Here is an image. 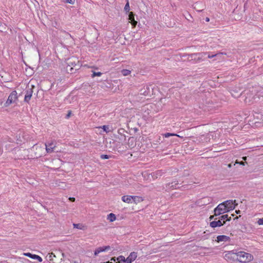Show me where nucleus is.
<instances>
[{"instance_id": "a19ab883", "label": "nucleus", "mask_w": 263, "mask_h": 263, "mask_svg": "<svg viewBox=\"0 0 263 263\" xmlns=\"http://www.w3.org/2000/svg\"><path fill=\"white\" fill-rule=\"evenodd\" d=\"M240 211L239 210H238V211H236V213L237 214H238V213H240Z\"/></svg>"}, {"instance_id": "58836bf2", "label": "nucleus", "mask_w": 263, "mask_h": 263, "mask_svg": "<svg viewBox=\"0 0 263 263\" xmlns=\"http://www.w3.org/2000/svg\"><path fill=\"white\" fill-rule=\"evenodd\" d=\"M205 21H206V22H209L210 21V18L209 17H206Z\"/></svg>"}, {"instance_id": "bb28decb", "label": "nucleus", "mask_w": 263, "mask_h": 263, "mask_svg": "<svg viewBox=\"0 0 263 263\" xmlns=\"http://www.w3.org/2000/svg\"><path fill=\"white\" fill-rule=\"evenodd\" d=\"M207 54L206 55L208 56V58H214L215 57H216L217 56L218 54H220L221 53H217V54H210L209 52H207Z\"/></svg>"}, {"instance_id": "a211bd4d", "label": "nucleus", "mask_w": 263, "mask_h": 263, "mask_svg": "<svg viewBox=\"0 0 263 263\" xmlns=\"http://www.w3.org/2000/svg\"><path fill=\"white\" fill-rule=\"evenodd\" d=\"M219 219L221 220V221H222V220H223V221L225 222L226 221H230L231 217H229L228 215L226 214V215H223L219 217Z\"/></svg>"}, {"instance_id": "9d476101", "label": "nucleus", "mask_w": 263, "mask_h": 263, "mask_svg": "<svg viewBox=\"0 0 263 263\" xmlns=\"http://www.w3.org/2000/svg\"><path fill=\"white\" fill-rule=\"evenodd\" d=\"M138 197L134 196H123L122 197L123 201L126 203L132 202V201H135V199H138Z\"/></svg>"}, {"instance_id": "c756f323", "label": "nucleus", "mask_w": 263, "mask_h": 263, "mask_svg": "<svg viewBox=\"0 0 263 263\" xmlns=\"http://www.w3.org/2000/svg\"><path fill=\"white\" fill-rule=\"evenodd\" d=\"M156 175V177L157 178L158 176H161L162 175V172L161 170L157 171L155 173Z\"/></svg>"}, {"instance_id": "c03bdc74", "label": "nucleus", "mask_w": 263, "mask_h": 263, "mask_svg": "<svg viewBox=\"0 0 263 263\" xmlns=\"http://www.w3.org/2000/svg\"><path fill=\"white\" fill-rule=\"evenodd\" d=\"M61 255L63 257H64V254L63 253H62Z\"/></svg>"}, {"instance_id": "1a4fd4ad", "label": "nucleus", "mask_w": 263, "mask_h": 263, "mask_svg": "<svg viewBox=\"0 0 263 263\" xmlns=\"http://www.w3.org/2000/svg\"><path fill=\"white\" fill-rule=\"evenodd\" d=\"M217 219V218H215L214 221H213L210 222V227H211L212 228H216L217 227H221L224 224V221H223V222H222L221 220L219 219L218 220L216 221V220Z\"/></svg>"}, {"instance_id": "7ed1b4c3", "label": "nucleus", "mask_w": 263, "mask_h": 263, "mask_svg": "<svg viewBox=\"0 0 263 263\" xmlns=\"http://www.w3.org/2000/svg\"><path fill=\"white\" fill-rule=\"evenodd\" d=\"M227 206H225L224 204L222 203L219 204L214 210L215 216H218L221 214H224L228 212V210L226 209Z\"/></svg>"}, {"instance_id": "37998d69", "label": "nucleus", "mask_w": 263, "mask_h": 263, "mask_svg": "<svg viewBox=\"0 0 263 263\" xmlns=\"http://www.w3.org/2000/svg\"><path fill=\"white\" fill-rule=\"evenodd\" d=\"M240 164H241V165H245L243 162H241Z\"/></svg>"}, {"instance_id": "20e7f679", "label": "nucleus", "mask_w": 263, "mask_h": 263, "mask_svg": "<svg viewBox=\"0 0 263 263\" xmlns=\"http://www.w3.org/2000/svg\"><path fill=\"white\" fill-rule=\"evenodd\" d=\"M17 99V92L16 91H13L9 95L7 100L5 103V106L7 107L11 104L14 103Z\"/></svg>"}, {"instance_id": "4c0bfd02", "label": "nucleus", "mask_w": 263, "mask_h": 263, "mask_svg": "<svg viewBox=\"0 0 263 263\" xmlns=\"http://www.w3.org/2000/svg\"><path fill=\"white\" fill-rule=\"evenodd\" d=\"M215 216V214L214 215H211V216H210L209 218L210 220H211V219H213Z\"/></svg>"}, {"instance_id": "6ab92c4d", "label": "nucleus", "mask_w": 263, "mask_h": 263, "mask_svg": "<svg viewBox=\"0 0 263 263\" xmlns=\"http://www.w3.org/2000/svg\"><path fill=\"white\" fill-rule=\"evenodd\" d=\"M117 260L119 262V263H126V258H125L123 256H119L117 257Z\"/></svg>"}, {"instance_id": "9b49d317", "label": "nucleus", "mask_w": 263, "mask_h": 263, "mask_svg": "<svg viewBox=\"0 0 263 263\" xmlns=\"http://www.w3.org/2000/svg\"><path fill=\"white\" fill-rule=\"evenodd\" d=\"M128 20L133 27H136L137 24V22L135 20V14L133 12H130L128 15Z\"/></svg>"}, {"instance_id": "0eeeda50", "label": "nucleus", "mask_w": 263, "mask_h": 263, "mask_svg": "<svg viewBox=\"0 0 263 263\" xmlns=\"http://www.w3.org/2000/svg\"><path fill=\"white\" fill-rule=\"evenodd\" d=\"M207 52L196 53V56L195 57L194 62L199 63L205 59Z\"/></svg>"}, {"instance_id": "473e14b6", "label": "nucleus", "mask_w": 263, "mask_h": 263, "mask_svg": "<svg viewBox=\"0 0 263 263\" xmlns=\"http://www.w3.org/2000/svg\"><path fill=\"white\" fill-rule=\"evenodd\" d=\"M257 223L259 225H262L263 224V218L259 219L257 221Z\"/></svg>"}, {"instance_id": "ea45409f", "label": "nucleus", "mask_w": 263, "mask_h": 263, "mask_svg": "<svg viewBox=\"0 0 263 263\" xmlns=\"http://www.w3.org/2000/svg\"><path fill=\"white\" fill-rule=\"evenodd\" d=\"M139 198L138 197V199H135V201H134V202H136V201H137V200H139Z\"/></svg>"}, {"instance_id": "393cba45", "label": "nucleus", "mask_w": 263, "mask_h": 263, "mask_svg": "<svg viewBox=\"0 0 263 263\" xmlns=\"http://www.w3.org/2000/svg\"><path fill=\"white\" fill-rule=\"evenodd\" d=\"M111 157V156L110 155H108L103 154L100 156V158L102 159H108L109 158H110Z\"/></svg>"}, {"instance_id": "a878e982", "label": "nucleus", "mask_w": 263, "mask_h": 263, "mask_svg": "<svg viewBox=\"0 0 263 263\" xmlns=\"http://www.w3.org/2000/svg\"><path fill=\"white\" fill-rule=\"evenodd\" d=\"M102 252V250L101 247H99L96 249L94 253H95V255H97L98 254H99L100 253H101Z\"/></svg>"}, {"instance_id": "f3484780", "label": "nucleus", "mask_w": 263, "mask_h": 263, "mask_svg": "<svg viewBox=\"0 0 263 263\" xmlns=\"http://www.w3.org/2000/svg\"><path fill=\"white\" fill-rule=\"evenodd\" d=\"M107 220L110 222H113L116 219V215L113 213H110L107 215Z\"/></svg>"}, {"instance_id": "4be33fe9", "label": "nucleus", "mask_w": 263, "mask_h": 263, "mask_svg": "<svg viewBox=\"0 0 263 263\" xmlns=\"http://www.w3.org/2000/svg\"><path fill=\"white\" fill-rule=\"evenodd\" d=\"M130 10V7H129V4L128 0H126V4H125V6L124 7V10L126 12H129Z\"/></svg>"}, {"instance_id": "5701e85b", "label": "nucleus", "mask_w": 263, "mask_h": 263, "mask_svg": "<svg viewBox=\"0 0 263 263\" xmlns=\"http://www.w3.org/2000/svg\"><path fill=\"white\" fill-rule=\"evenodd\" d=\"M48 257V259L49 260L53 261V257H56V255L54 253L52 252V253L49 254Z\"/></svg>"}, {"instance_id": "412c9836", "label": "nucleus", "mask_w": 263, "mask_h": 263, "mask_svg": "<svg viewBox=\"0 0 263 263\" xmlns=\"http://www.w3.org/2000/svg\"><path fill=\"white\" fill-rule=\"evenodd\" d=\"M162 135L164 137H165V138H168L170 136H177V137H179V136L178 135H177V134H173V133H166L162 134Z\"/></svg>"}, {"instance_id": "c85d7f7f", "label": "nucleus", "mask_w": 263, "mask_h": 263, "mask_svg": "<svg viewBox=\"0 0 263 263\" xmlns=\"http://www.w3.org/2000/svg\"><path fill=\"white\" fill-rule=\"evenodd\" d=\"M101 248L102 250V252H104V251H106L109 250L110 247L109 246H107L101 247Z\"/></svg>"}, {"instance_id": "b1692460", "label": "nucleus", "mask_w": 263, "mask_h": 263, "mask_svg": "<svg viewBox=\"0 0 263 263\" xmlns=\"http://www.w3.org/2000/svg\"><path fill=\"white\" fill-rule=\"evenodd\" d=\"M130 71L127 69H123L122 70V73L123 76H128L130 74Z\"/></svg>"}, {"instance_id": "49530a36", "label": "nucleus", "mask_w": 263, "mask_h": 263, "mask_svg": "<svg viewBox=\"0 0 263 263\" xmlns=\"http://www.w3.org/2000/svg\"><path fill=\"white\" fill-rule=\"evenodd\" d=\"M243 159L244 160H246L247 157H243Z\"/></svg>"}, {"instance_id": "f704fd0d", "label": "nucleus", "mask_w": 263, "mask_h": 263, "mask_svg": "<svg viewBox=\"0 0 263 263\" xmlns=\"http://www.w3.org/2000/svg\"><path fill=\"white\" fill-rule=\"evenodd\" d=\"M71 114V111L69 110L68 114L66 115V118H69Z\"/></svg>"}, {"instance_id": "ddd939ff", "label": "nucleus", "mask_w": 263, "mask_h": 263, "mask_svg": "<svg viewBox=\"0 0 263 263\" xmlns=\"http://www.w3.org/2000/svg\"><path fill=\"white\" fill-rule=\"evenodd\" d=\"M230 240V238L229 236H227L226 235H219L217 237L216 241L218 242H221V241H229Z\"/></svg>"}, {"instance_id": "6e6552de", "label": "nucleus", "mask_w": 263, "mask_h": 263, "mask_svg": "<svg viewBox=\"0 0 263 263\" xmlns=\"http://www.w3.org/2000/svg\"><path fill=\"white\" fill-rule=\"evenodd\" d=\"M45 146L47 153H51L53 152L54 149L55 147V144L53 141H51L50 142L46 143Z\"/></svg>"}, {"instance_id": "a18cd8bd", "label": "nucleus", "mask_w": 263, "mask_h": 263, "mask_svg": "<svg viewBox=\"0 0 263 263\" xmlns=\"http://www.w3.org/2000/svg\"><path fill=\"white\" fill-rule=\"evenodd\" d=\"M106 263H112V262H110L109 261H108L106 262Z\"/></svg>"}, {"instance_id": "aec40b11", "label": "nucleus", "mask_w": 263, "mask_h": 263, "mask_svg": "<svg viewBox=\"0 0 263 263\" xmlns=\"http://www.w3.org/2000/svg\"><path fill=\"white\" fill-rule=\"evenodd\" d=\"M7 29L6 25L5 23H2L0 21V31L5 32Z\"/></svg>"}, {"instance_id": "423d86ee", "label": "nucleus", "mask_w": 263, "mask_h": 263, "mask_svg": "<svg viewBox=\"0 0 263 263\" xmlns=\"http://www.w3.org/2000/svg\"><path fill=\"white\" fill-rule=\"evenodd\" d=\"M34 88V86L33 85L31 86V88H29V87L27 88L25 91V96L24 98V101L28 103L29 101L30 100V99L32 96L33 93V89Z\"/></svg>"}, {"instance_id": "f03ea898", "label": "nucleus", "mask_w": 263, "mask_h": 263, "mask_svg": "<svg viewBox=\"0 0 263 263\" xmlns=\"http://www.w3.org/2000/svg\"><path fill=\"white\" fill-rule=\"evenodd\" d=\"M66 70L68 73H74L79 70L82 64L79 59L74 57H72L66 60Z\"/></svg>"}, {"instance_id": "cd10ccee", "label": "nucleus", "mask_w": 263, "mask_h": 263, "mask_svg": "<svg viewBox=\"0 0 263 263\" xmlns=\"http://www.w3.org/2000/svg\"><path fill=\"white\" fill-rule=\"evenodd\" d=\"M102 74V73L101 72H93L92 77H95L96 76L100 77Z\"/></svg>"}, {"instance_id": "7c9ffc66", "label": "nucleus", "mask_w": 263, "mask_h": 263, "mask_svg": "<svg viewBox=\"0 0 263 263\" xmlns=\"http://www.w3.org/2000/svg\"><path fill=\"white\" fill-rule=\"evenodd\" d=\"M63 1L66 3L70 4H73L75 2V0H63Z\"/></svg>"}, {"instance_id": "f8f14e48", "label": "nucleus", "mask_w": 263, "mask_h": 263, "mask_svg": "<svg viewBox=\"0 0 263 263\" xmlns=\"http://www.w3.org/2000/svg\"><path fill=\"white\" fill-rule=\"evenodd\" d=\"M139 93L141 95L147 96L150 93L149 87L147 86H144L139 91Z\"/></svg>"}, {"instance_id": "de8ad7c7", "label": "nucleus", "mask_w": 263, "mask_h": 263, "mask_svg": "<svg viewBox=\"0 0 263 263\" xmlns=\"http://www.w3.org/2000/svg\"><path fill=\"white\" fill-rule=\"evenodd\" d=\"M111 260H114L115 261H116V259L115 258H112Z\"/></svg>"}, {"instance_id": "39448f33", "label": "nucleus", "mask_w": 263, "mask_h": 263, "mask_svg": "<svg viewBox=\"0 0 263 263\" xmlns=\"http://www.w3.org/2000/svg\"><path fill=\"white\" fill-rule=\"evenodd\" d=\"M224 204L225 206H227L226 209L228 210V212L230 210H232L235 209V206L237 205L236 203V200H227L222 202Z\"/></svg>"}, {"instance_id": "c9c22d12", "label": "nucleus", "mask_w": 263, "mask_h": 263, "mask_svg": "<svg viewBox=\"0 0 263 263\" xmlns=\"http://www.w3.org/2000/svg\"><path fill=\"white\" fill-rule=\"evenodd\" d=\"M74 228L80 229V224H73Z\"/></svg>"}, {"instance_id": "2f4dec72", "label": "nucleus", "mask_w": 263, "mask_h": 263, "mask_svg": "<svg viewBox=\"0 0 263 263\" xmlns=\"http://www.w3.org/2000/svg\"><path fill=\"white\" fill-rule=\"evenodd\" d=\"M103 130L106 132H108V129H109V127L108 126H106V125H104L103 126Z\"/></svg>"}, {"instance_id": "dca6fc26", "label": "nucleus", "mask_w": 263, "mask_h": 263, "mask_svg": "<svg viewBox=\"0 0 263 263\" xmlns=\"http://www.w3.org/2000/svg\"><path fill=\"white\" fill-rule=\"evenodd\" d=\"M178 184V181L176 182H172L171 183H169L166 186L167 187L168 189H176L177 188V185Z\"/></svg>"}, {"instance_id": "f257e3e1", "label": "nucleus", "mask_w": 263, "mask_h": 263, "mask_svg": "<svg viewBox=\"0 0 263 263\" xmlns=\"http://www.w3.org/2000/svg\"><path fill=\"white\" fill-rule=\"evenodd\" d=\"M226 259L237 260L240 262H247L253 259V256L243 251L235 252L234 250L229 251L224 255Z\"/></svg>"}, {"instance_id": "e433bc0d", "label": "nucleus", "mask_w": 263, "mask_h": 263, "mask_svg": "<svg viewBox=\"0 0 263 263\" xmlns=\"http://www.w3.org/2000/svg\"><path fill=\"white\" fill-rule=\"evenodd\" d=\"M69 200L72 201V202H73L75 201V198H73V197H70L69 198Z\"/></svg>"}, {"instance_id": "79ce46f5", "label": "nucleus", "mask_w": 263, "mask_h": 263, "mask_svg": "<svg viewBox=\"0 0 263 263\" xmlns=\"http://www.w3.org/2000/svg\"><path fill=\"white\" fill-rule=\"evenodd\" d=\"M71 263H79V262L77 261H72Z\"/></svg>"}, {"instance_id": "4468645a", "label": "nucleus", "mask_w": 263, "mask_h": 263, "mask_svg": "<svg viewBox=\"0 0 263 263\" xmlns=\"http://www.w3.org/2000/svg\"><path fill=\"white\" fill-rule=\"evenodd\" d=\"M25 255L29 257L34 259H37L40 262L42 261V258L39 255L35 254H32L30 253H25Z\"/></svg>"}, {"instance_id": "2eb2a0df", "label": "nucleus", "mask_w": 263, "mask_h": 263, "mask_svg": "<svg viewBox=\"0 0 263 263\" xmlns=\"http://www.w3.org/2000/svg\"><path fill=\"white\" fill-rule=\"evenodd\" d=\"M195 56H196V53L192 54H185L183 55V57H186V59L189 61H194Z\"/></svg>"}, {"instance_id": "72a5a7b5", "label": "nucleus", "mask_w": 263, "mask_h": 263, "mask_svg": "<svg viewBox=\"0 0 263 263\" xmlns=\"http://www.w3.org/2000/svg\"><path fill=\"white\" fill-rule=\"evenodd\" d=\"M65 34H66V36H65V37H66L67 39H68V37H69L70 38L72 39V36H71L69 33H68V32H65Z\"/></svg>"}]
</instances>
